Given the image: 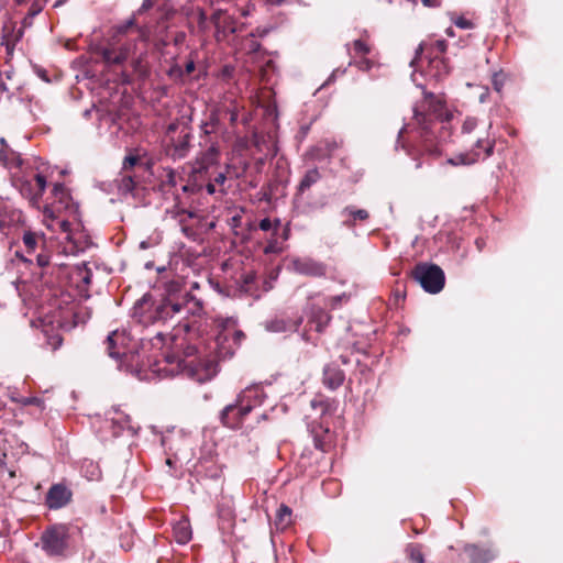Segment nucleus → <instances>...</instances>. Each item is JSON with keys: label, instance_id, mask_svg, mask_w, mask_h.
<instances>
[{"label": "nucleus", "instance_id": "nucleus-63", "mask_svg": "<svg viewBox=\"0 0 563 563\" xmlns=\"http://www.w3.org/2000/svg\"><path fill=\"white\" fill-rule=\"evenodd\" d=\"M176 128H177V124H176V123H172V124H169V125H168V132H173V131H175V130H176Z\"/></svg>", "mask_w": 563, "mask_h": 563}, {"label": "nucleus", "instance_id": "nucleus-25", "mask_svg": "<svg viewBox=\"0 0 563 563\" xmlns=\"http://www.w3.org/2000/svg\"><path fill=\"white\" fill-rule=\"evenodd\" d=\"M173 534L177 543L187 544L192 538V530L188 518H181L173 525Z\"/></svg>", "mask_w": 563, "mask_h": 563}, {"label": "nucleus", "instance_id": "nucleus-54", "mask_svg": "<svg viewBox=\"0 0 563 563\" xmlns=\"http://www.w3.org/2000/svg\"><path fill=\"white\" fill-rule=\"evenodd\" d=\"M89 466L92 467V473L90 474L89 479L98 478L99 474H100L98 467L96 465H93L92 463H90Z\"/></svg>", "mask_w": 563, "mask_h": 563}, {"label": "nucleus", "instance_id": "nucleus-4", "mask_svg": "<svg viewBox=\"0 0 563 563\" xmlns=\"http://www.w3.org/2000/svg\"><path fill=\"white\" fill-rule=\"evenodd\" d=\"M59 206H46L44 209V223L47 229L52 231H59L62 234V252L66 255H77L85 252L91 244V240L88 234L77 228H71V224L65 220L55 216V211H59Z\"/></svg>", "mask_w": 563, "mask_h": 563}, {"label": "nucleus", "instance_id": "nucleus-2", "mask_svg": "<svg viewBox=\"0 0 563 563\" xmlns=\"http://www.w3.org/2000/svg\"><path fill=\"white\" fill-rule=\"evenodd\" d=\"M216 323V338L208 343L188 344L186 357L178 362L181 371L199 382L211 378L217 373L218 362L233 356L245 338L233 317L218 318Z\"/></svg>", "mask_w": 563, "mask_h": 563}, {"label": "nucleus", "instance_id": "nucleus-35", "mask_svg": "<svg viewBox=\"0 0 563 563\" xmlns=\"http://www.w3.org/2000/svg\"><path fill=\"white\" fill-rule=\"evenodd\" d=\"M407 556L415 563H424V556L420 544L410 543L406 548Z\"/></svg>", "mask_w": 563, "mask_h": 563}, {"label": "nucleus", "instance_id": "nucleus-12", "mask_svg": "<svg viewBox=\"0 0 563 563\" xmlns=\"http://www.w3.org/2000/svg\"><path fill=\"white\" fill-rule=\"evenodd\" d=\"M67 538L68 534L65 526H54L42 534V549L48 555H62L67 549Z\"/></svg>", "mask_w": 563, "mask_h": 563}, {"label": "nucleus", "instance_id": "nucleus-21", "mask_svg": "<svg viewBox=\"0 0 563 563\" xmlns=\"http://www.w3.org/2000/svg\"><path fill=\"white\" fill-rule=\"evenodd\" d=\"M239 402L250 406V412L263 405L266 394L261 385H251L238 395Z\"/></svg>", "mask_w": 563, "mask_h": 563}, {"label": "nucleus", "instance_id": "nucleus-10", "mask_svg": "<svg viewBox=\"0 0 563 563\" xmlns=\"http://www.w3.org/2000/svg\"><path fill=\"white\" fill-rule=\"evenodd\" d=\"M411 276L429 294H438L444 287L445 276L438 265L418 264L413 267Z\"/></svg>", "mask_w": 563, "mask_h": 563}, {"label": "nucleus", "instance_id": "nucleus-8", "mask_svg": "<svg viewBox=\"0 0 563 563\" xmlns=\"http://www.w3.org/2000/svg\"><path fill=\"white\" fill-rule=\"evenodd\" d=\"M12 185L24 198L29 199L32 206H36L45 190L46 179L27 165L23 169L12 173Z\"/></svg>", "mask_w": 563, "mask_h": 563}, {"label": "nucleus", "instance_id": "nucleus-48", "mask_svg": "<svg viewBox=\"0 0 563 563\" xmlns=\"http://www.w3.org/2000/svg\"><path fill=\"white\" fill-rule=\"evenodd\" d=\"M211 179L216 185L222 186L227 180V174L224 172L214 174V172L211 170Z\"/></svg>", "mask_w": 563, "mask_h": 563}, {"label": "nucleus", "instance_id": "nucleus-5", "mask_svg": "<svg viewBox=\"0 0 563 563\" xmlns=\"http://www.w3.org/2000/svg\"><path fill=\"white\" fill-rule=\"evenodd\" d=\"M446 47L445 40L422 43L417 48L416 57L410 65L421 67L427 76L440 80L450 73V66L444 58Z\"/></svg>", "mask_w": 563, "mask_h": 563}, {"label": "nucleus", "instance_id": "nucleus-50", "mask_svg": "<svg viewBox=\"0 0 563 563\" xmlns=\"http://www.w3.org/2000/svg\"><path fill=\"white\" fill-rule=\"evenodd\" d=\"M344 73H345V69H341V68L334 69L331 73V75L329 76V78L325 80L324 85H329V84L333 82L338 76H342V75H344Z\"/></svg>", "mask_w": 563, "mask_h": 563}, {"label": "nucleus", "instance_id": "nucleus-60", "mask_svg": "<svg viewBox=\"0 0 563 563\" xmlns=\"http://www.w3.org/2000/svg\"><path fill=\"white\" fill-rule=\"evenodd\" d=\"M0 143H1V148H5L7 151L10 150L3 137L0 139Z\"/></svg>", "mask_w": 563, "mask_h": 563}, {"label": "nucleus", "instance_id": "nucleus-43", "mask_svg": "<svg viewBox=\"0 0 563 563\" xmlns=\"http://www.w3.org/2000/svg\"><path fill=\"white\" fill-rule=\"evenodd\" d=\"M476 126H477V120L475 118L468 117L464 120V122L462 124V133L470 134L475 130Z\"/></svg>", "mask_w": 563, "mask_h": 563}, {"label": "nucleus", "instance_id": "nucleus-47", "mask_svg": "<svg viewBox=\"0 0 563 563\" xmlns=\"http://www.w3.org/2000/svg\"><path fill=\"white\" fill-rule=\"evenodd\" d=\"M261 44L251 35L246 41L244 48H246L250 53H255L260 49Z\"/></svg>", "mask_w": 563, "mask_h": 563}, {"label": "nucleus", "instance_id": "nucleus-18", "mask_svg": "<svg viewBox=\"0 0 563 563\" xmlns=\"http://www.w3.org/2000/svg\"><path fill=\"white\" fill-rule=\"evenodd\" d=\"M303 319L301 316L290 318L286 314H277L274 318L265 321L264 327L267 331L274 333L296 332L301 325Z\"/></svg>", "mask_w": 563, "mask_h": 563}, {"label": "nucleus", "instance_id": "nucleus-49", "mask_svg": "<svg viewBox=\"0 0 563 563\" xmlns=\"http://www.w3.org/2000/svg\"><path fill=\"white\" fill-rule=\"evenodd\" d=\"M2 44L5 46L8 57H11L14 51V41H11L8 35H4Z\"/></svg>", "mask_w": 563, "mask_h": 563}, {"label": "nucleus", "instance_id": "nucleus-37", "mask_svg": "<svg viewBox=\"0 0 563 563\" xmlns=\"http://www.w3.org/2000/svg\"><path fill=\"white\" fill-rule=\"evenodd\" d=\"M196 68V64H195V60L194 59H189L186 65H185V69H181L179 66H173L170 68V75L172 76H178V77H183L184 75H190Z\"/></svg>", "mask_w": 563, "mask_h": 563}, {"label": "nucleus", "instance_id": "nucleus-42", "mask_svg": "<svg viewBox=\"0 0 563 563\" xmlns=\"http://www.w3.org/2000/svg\"><path fill=\"white\" fill-rule=\"evenodd\" d=\"M112 424H118V430L113 431L114 435H118L125 428H130V417L125 416L123 418L112 419Z\"/></svg>", "mask_w": 563, "mask_h": 563}, {"label": "nucleus", "instance_id": "nucleus-41", "mask_svg": "<svg viewBox=\"0 0 563 563\" xmlns=\"http://www.w3.org/2000/svg\"><path fill=\"white\" fill-rule=\"evenodd\" d=\"M198 183L202 184V188L205 187L209 195H213L217 191L216 184L211 179V174L205 175V177L199 178Z\"/></svg>", "mask_w": 563, "mask_h": 563}, {"label": "nucleus", "instance_id": "nucleus-34", "mask_svg": "<svg viewBox=\"0 0 563 563\" xmlns=\"http://www.w3.org/2000/svg\"><path fill=\"white\" fill-rule=\"evenodd\" d=\"M53 195L58 200L60 207H67L70 196L63 184H55L53 187Z\"/></svg>", "mask_w": 563, "mask_h": 563}, {"label": "nucleus", "instance_id": "nucleus-26", "mask_svg": "<svg viewBox=\"0 0 563 563\" xmlns=\"http://www.w3.org/2000/svg\"><path fill=\"white\" fill-rule=\"evenodd\" d=\"M342 214L349 217L343 221V224L347 228H353L356 221H366L369 218V214L365 209H356L353 206L345 207Z\"/></svg>", "mask_w": 563, "mask_h": 563}, {"label": "nucleus", "instance_id": "nucleus-40", "mask_svg": "<svg viewBox=\"0 0 563 563\" xmlns=\"http://www.w3.org/2000/svg\"><path fill=\"white\" fill-rule=\"evenodd\" d=\"M355 65L360 70L368 71L374 66V62L367 56L358 57V59H351L349 65Z\"/></svg>", "mask_w": 563, "mask_h": 563}, {"label": "nucleus", "instance_id": "nucleus-59", "mask_svg": "<svg viewBox=\"0 0 563 563\" xmlns=\"http://www.w3.org/2000/svg\"><path fill=\"white\" fill-rule=\"evenodd\" d=\"M0 143H1V148H5L7 151L10 150L3 137L0 139Z\"/></svg>", "mask_w": 563, "mask_h": 563}, {"label": "nucleus", "instance_id": "nucleus-7", "mask_svg": "<svg viewBox=\"0 0 563 563\" xmlns=\"http://www.w3.org/2000/svg\"><path fill=\"white\" fill-rule=\"evenodd\" d=\"M167 307L169 301H155L150 294H145L134 303L132 317L143 325L166 323L172 321L170 310Z\"/></svg>", "mask_w": 563, "mask_h": 563}, {"label": "nucleus", "instance_id": "nucleus-38", "mask_svg": "<svg viewBox=\"0 0 563 563\" xmlns=\"http://www.w3.org/2000/svg\"><path fill=\"white\" fill-rule=\"evenodd\" d=\"M135 181L130 175H123L119 181L118 188L122 194H130L134 190Z\"/></svg>", "mask_w": 563, "mask_h": 563}, {"label": "nucleus", "instance_id": "nucleus-24", "mask_svg": "<svg viewBox=\"0 0 563 563\" xmlns=\"http://www.w3.org/2000/svg\"><path fill=\"white\" fill-rule=\"evenodd\" d=\"M344 372L334 364H329L323 368V385L331 390L338 389L344 382Z\"/></svg>", "mask_w": 563, "mask_h": 563}, {"label": "nucleus", "instance_id": "nucleus-3", "mask_svg": "<svg viewBox=\"0 0 563 563\" xmlns=\"http://www.w3.org/2000/svg\"><path fill=\"white\" fill-rule=\"evenodd\" d=\"M449 120L445 106L432 93L424 97L420 107L415 109V121L417 129L409 130V125H404L397 139V146L401 144L409 155L415 152L438 156L442 152L441 141L438 140L435 131L443 129L444 121Z\"/></svg>", "mask_w": 563, "mask_h": 563}, {"label": "nucleus", "instance_id": "nucleus-46", "mask_svg": "<svg viewBox=\"0 0 563 563\" xmlns=\"http://www.w3.org/2000/svg\"><path fill=\"white\" fill-rule=\"evenodd\" d=\"M311 407L313 409H319L321 415H323L327 411L329 404L322 398H314L311 400Z\"/></svg>", "mask_w": 563, "mask_h": 563}, {"label": "nucleus", "instance_id": "nucleus-15", "mask_svg": "<svg viewBox=\"0 0 563 563\" xmlns=\"http://www.w3.org/2000/svg\"><path fill=\"white\" fill-rule=\"evenodd\" d=\"M320 294H311L308 296V301L305 307V312L308 316L309 322L314 324L317 332H322L329 324L331 316L319 305L316 299Z\"/></svg>", "mask_w": 563, "mask_h": 563}, {"label": "nucleus", "instance_id": "nucleus-58", "mask_svg": "<svg viewBox=\"0 0 563 563\" xmlns=\"http://www.w3.org/2000/svg\"><path fill=\"white\" fill-rule=\"evenodd\" d=\"M421 2L426 7H435L437 5V1L435 0H421Z\"/></svg>", "mask_w": 563, "mask_h": 563}, {"label": "nucleus", "instance_id": "nucleus-19", "mask_svg": "<svg viewBox=\"0 0 563 563\" xmlns=\"http://www.w3.org/2000/svg\"><path fill=\"white\" fill-rule=\"evenodd\" d=\"M22 222L21 210L13 207L8 199H0V231L5 232Z\"/></svg>", "mask_w": 563, "mask_h": 563}, {"label": "nucleus", "instance_id": "nucleus-62", "mask_svg": "<svg viewBox=\"0 0 563 563\" xmlns=\"http://www.w3.org/2000/svg\"><path fill=\"white\" fill-rule=\"evenodd\" d=\"M445 33H446L448 36H451V37L454 36V30L452 27H448L445 30Z\"/></svg>", "mask_w": 563, "mask_h": 563}, {"label": "nucleus", "instance_id": "nucleus-22", "mask_svg": "<svg viewBox=\"0 0 563 563\" xmlns=\"http://www.w3.org/2000/svg\"><path fill=\"white\" fill-rule=\"evenodd\" d=\"M214 24L217 27L216 37L218 41L225 40L227 35L239 32L238 25L230 19L229 15L222 13V9H219L213 14Z\"/></svg>", "mask_w": 563, "mask_h": 563}, {"label": "nucleus", "instance_id": "nucleus-32", "mask_svg": "<svg viewBox=\"0 0 563 563\" xmlns=\"http://www.w3.org/2000/svg\"><path fill=\"white\" fill-rule=\"evenodd\" d=\"M164 288H165L166 296L163 299H161V301H169L170 299H173V300L181 299V295H179V292L181 291V288H183L181 279L175 278V279L168 280L165 283Z\"/></svg>", "mask_w": 563, "mask_h": 563}, {"label": "nucleus", "instance_id": "nucleus-33", "mask_svg": "<svg viewBox=\"0 0 563 563\" xmlns=\"http://www.w3.org/2000/svg\"><path fill=\"white\" fill-rule=\"evenodd\" d=\"M321 179V174L318 168H311L306 172L298 185V192L303 194L311 186L317 184Z\"/></svg>", "mask_w": 563, "mask_h": 563}, {"label": "nucleus", "instance_id": "nucleus-61", "mask_svg": "<svg viewBox=\"0 0 563 563\" xmlns=\"http://www.w3.org/2000/svg\"><path fill=\"white\" fill-rule=\"evenodd\" d=\"M488 95V89H485V92H483L481 96H479V101L481 102H485V99H486V96Z\"/></svg>", "mask_w": 563, "mask_h": 563}, {"label": "nucleus", "instance_id": "nucleus-64", "mask_svg": "<svg viewBox=\"0 0 563 563\" xmlns=\"http://www.w3.org/2000/svg\"><path fill=\"white\" fill-rule=\"evenodd\" d=\"M236 119H238V113H236L235 111H233V112L231 113V122H235V121H236Z\"/></svg>", "mask_w": 563, "mask_h": 563}, {"label": "nucleus", "instance_id": "nucleus-29", "mask_svg": "<svg viewBox=\"0 0 563 563\" xmlns=\"http://www.w3.org/2000/svg\"><path fill=\"white\" fill-rule=\"evenodd\" d=\"M14 71L11 68L0 70V96L5 92L19 89V82L14 79Z\"/></svg>", "mask_w": 563, "mask_h": 563}, {"label": "nucleus", "instance_id": "nucleus-11", "mask_svg": "<svg viewBox=\"0 0 563 563\" xmlns=\"http://www.w3.org/2000/svg\"><path fill=\"white\" fill-rule=\"evenodd\" d=\"M495 147V140L487 136L477 137L471 151L460 153L454 157L448 159V163L454 166L457 165H472L479 159L489 157Z\"/></svg>", "mask_w": 563, "mask_h": 563}, {"label": "nucleus", "instance_id": "nucleus-31", "mask_svg": "<svg viewBox=\"0 0 563 563\" xmlns=\"http://www.w3.org/2000/svg\"><path fill=\"white\" fill-rule=\"evenodd\" d=\"M347 52L351 56V59H356L358 57L367 56L372 48L369 44L364 40H355L351 45L346 44Z\"/></svg>", "mask_w": 563, "mask_h": 563}, {"label": "nucleus", "instance_id": "nucleus-28", "mask_svg": "<svg viewBox=\"0 0 563 563\" xmlns=\"http://www.w3.org/2000/svg\"><path fill=\"white\" fill-rule=\"evenodd\" d=\"M190 148V134L188 132L181 134L179 139L173 144L169 154L173 158H184Z\"/></svg>", "mask_w": 563, "mask_h": 563}, {"label": "nucleus", "instance_id": "nucleus-6", "mask_svg": "<svg viewBox=\"0 0 563 563\" xmlns=\"http://www.w3.org/2000/svg\"><path fill=\"white\" fill-rule=\"evenodd\" d=\"M167 309L170 310L172 321L175 322L174 327L177 334L183 331L188 335V340H191L197 319L205 313L202 300L191 292H185L180 300L170 299Z\"/></svg>", "mask_w": 563, "mask_h": 563}, {"label": "nucleus", "instance_id": "nucleus-23", "mask_svg": "<svg viewBox=\"0 0 563 563\" xmlns=\"http://www.w3.org/2000/svg\"><path fill=\"white\" fill-rule=\"evenodd\" d=\"M470 563H489L496 556V552L490 548H481L476 544H466L464 547Z\"/></svg>", "mask_w": 563, "mask_h": 563}, {"label": "nucleus", "instance_id": "nucleus-51", "mask_svg": "<svg viewBox=\"0 0 563 563\" xmlns=\"http://www.w3.org/2000/svg\"><path fill=\"white\" fill-rule=\"evenodd\" d=\"M36 262L40 267H45L49 264V256L47 254L41 253L36 256Z\"/></svg>", "mask_w": 563, "mask_h": 563}, {"label": "nucleus", "instance_id": "nucleus-56", "mask_svg": "<svg viewBox=\"0 0 563 563\" xmlns=\"http://www.w3.org/2000/svg\"><path fill=\"white\" fill-rule=\"evenodd\" d=\"M493 84H494L495 89H496L497 91H500V89H501V84L498 81V76H497V75H495V76H494Z\"/></svg>", "mask_w": 563, "mask_h": 563}, {"label": "nucleus", "instance_id": "nucleus-27", "mask_svg": "<svg viewBox=\"0 0 563 563\" xmlns=\"http://www.w3.org/2000/svg\"><path fill=\"white\" fill-rule=\"evenodd\" d=\"M0 163L7 168H16V170L23 169L26 165L20 158V155L12 150H0Z\"/></svg>", "mask_w": 563, "mask_h": 563}, {"label": "nucleus", "instance_id": "nucleus-17", "mask_svg": "<svg viewBox=\"0 0 563 563\" xmlns=\"http://www.w3.org/2000/svg\"><path fill=\"white\" fill-rule=\"evenodd\" d=\"M126 339L128 336L124 331H113L108 335L106 343L110 357L120 362L129 358L132 350L125 345Z\"/></svg>", "mask_w": 563, "mask_h": 563}, {"label": "nucleus", "instance_id": "nucleus-1", "mask_svg": "<svg viewBox=\"0 0 563 563\" xmlns=\"http://www.w3.org/2000/svg\"><path fill=\"white\" fill-rule=\"evenodd\" d=\"M152 9L159 11L164 18L169 12L167 0H144L129 20L113 27L115 42L101 49L106 68L117 75L121 84H131L135 79L145 80L151 74V27L139 25V18Z\"/></svg>", "mask_w": 563, "mask_h": 563}, {"label": "nucleus", "instance_id": "nucleus-16", "mask_svg": "<svg viewBox=\"0 0 563 563\" xmlns=\"http://www.w3.org/2000/svg\"><path fill=\"white\" fill-rule=\"evenodd\" d=\"M289 238V228H282L279 219H275V229L268 233L266 245L263 249L264 254H280L284 251V243Z\"/></svg>", "mask_w": 563, "mask_h": 563}, {"label": "nucleus", "instance_id": "nucleus-14", "mask_svg": "<svg viewBox=\"0 0 563 563\" xmlns=\"http://www.w3.org/2000/svg\"><path fill=\"white\" fill-rule=\"evenodd\" d=\"M291 269L310 277H323L327 273V265L309 256L294 257L290 261Z\"/></svg>", "mask_w": 563, "mask_h": 563}, {"label": "nucleus", "instance_id": "nucleus-45", "mask_svg": "<svg viewBox=\"0 0 563 563\" xmlns=\"http://www.w3.org/2000/svg\"><path fill=\"white\" fill-rule=\"evenodd\" d=\"M260 230L264 232H272L275 229V220L272 221L269 218H264L258 223Z\"/></svg>", "mask_w": 563, "mask_h": 563}, {"label": "nucleus", "instance_id": "nucleus-9", "mask_svg": "<svg viewBox=\"0 0 563 563\" xmlns=\"http://www.w3.org/2000/svg\"><path fill=\"white\" fill-rule=\"evenodd\" d=\"M218 164L219 150L212 145L196 158L190 174V181L183 186V191L190 194L200 191L202 189V184L198 183L199 178L211 174V170H213Z\"/></svg>", "mask_w": 563, "mask_h": 563}, {"label": "nucleus", "instance_id": "nucleus-44", "mask_svg": "<svg viewBox=\"0 0 563 563\" xmlns=\"http://www.w3.org/2000/svg\"><path fill=\"white\" fill-rule=\"evenodd\" d=\"M343 299H347L345 294L329 297V298L324 299L323 303L325 306H330L332 309H334V308H336L341 303V301Z\"/></svg>", "mask_w": 563, "mask_h": 563}, {"label": "nucleus", "instance_id": "nucleus-36", "mask_svg": "<svg viewBox=\"0 0 563 563\" xmlns=\"http://www.w3.org/2000/svg\"><path fill=\"white\" fill-rule=\"evenodd\" d=\"M450 19L451 22L461 30H472L475 27V23L465 15H459L457 13L453 12L450 13Z\"/></svg>", "mask_w": 563, "mask_h": 563}, {"label": "nucleus", "instance_id": "nucleus-13", "mask_svg": "<svg viewBox=\"0 0 563 563\" xmlns=\"http://www.w3.org/2000/svg\"><path fill=\"white\" fill-rule=\"evenodd\" d=\"M249 413L250 406L242 405L241 402H239V399L236 398L234 404L225 406L220 411L219 418L224 427L230 429H239Z\"/></svg>", "mask_w": 563, "mask_h": 563}, {"label": "nucleus", "instance_id": "nucleus-30", "mask_svg": "<svg viewBox=\"0 0 563 563\" xmlns=\"http://www.w3.org/2000/svg\"><path fill=\"white\" fill-rule=\"evenodd\" d=\"M292 511L286 505H280L276 512L275 526L278 530L284 531L287 529L292 522Z\"/></svg>", "mask_w": 563, "mask_h": 563}, {"label": "nucleus", "instance_id": "nucleus-39", "mask_svg": "<svg viewBox=\"0 0 563 563\" xmlns=\"http://www.w3.org/2000/svg\"><path fill=\"white\" fill-rule=\"evenodd\" d=\"M38 235L35 232L26 231L23 234V243L29 253L34 252L37 245Z\"/></svg>", "mask_w": 563, "mask_h": 563}, {"label": "nucleus", "instance_id": "nucleus-57", "mask_svg": "<svg viewBox=\"0 0 563 563\" xmlns=\"http://www.w3.org/2000/svg\"><path fill=\"white\" fill-rule=\"evenodd\" d=\"M168 183H169V184H172L173 186H175V185H176V175H175V173H174V172H170V173L168 174Z\"/></svg>", "mask_w": 563, "mask_h": 563}, {"label": "nucleus", "instance_id": "nucleus-53", "mask_svg": "<svg viewBox=\"0 0 563 563\" xmlns=\"http://www.w3.org/2000/svg\"><path fill=\"white\" fill-rule=\"evenodd\" d=\"M42 402H43L42 399H40L37 397H25L21 400V404L24 406H29V405L40 406Z\"/></svg>", "mask_w": 563, "mask_h": 563}, {"label": "nucleus", "instance_id": "nucleus-20", "mask_svg": "<svg viewBox=\"0 0 563 563\" xmlns=\"http://www.w3.org/2000/svg\"><path fill=\"white\" fill-rule=\"evenodd\" d=\"M71 492L63 484H54L46 494L45 503L49 509H59L71 499Z\"/></svg>", "mask_w": 563, "mask_h": 563}, {"label": "nucleus", "instance_id": "nucleus-55", "mask_svg": "<svg viewBox=\"0 0 563 563\" xmlns=\"http://www.w3.org/2000/svg\"><path fill=\"white\" fill-rule=\"evenodd\" d=\"M81 279H82V282L85 284H90V282H91V273L89 271H87Z\"/></svg>", "mask_w": 563, "mask_h": 563}, {"label": "nucleus", "instance_id": "nucleus-52", "mask_svg": "<svg viewBox=\"0 0 563 563\" xmlns=\"http://www.w3.org/2000/svg\"><path fill=\"white\" fill-rule=\"evenodd\" d=\"M139 158L136 156H126L123 161V169H129L133 167L137 163Z\"/></svg>", "mask_w": 563, "mask_h": 563}]
</instances>
